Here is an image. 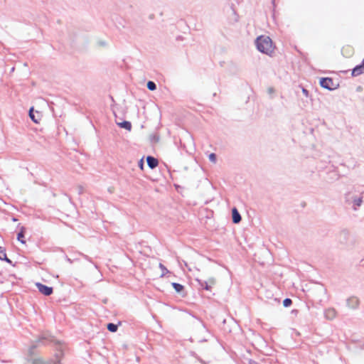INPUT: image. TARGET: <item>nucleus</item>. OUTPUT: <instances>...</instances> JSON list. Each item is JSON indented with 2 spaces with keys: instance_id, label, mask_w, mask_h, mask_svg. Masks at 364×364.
Here are the masks:
<instances>
[{
  "instance_id": "nucleus-1",
  "label": "nucleus",
  "mask_w": 364,
  "mask_h": 364,
  "mask_svg": "<svg viewBox=\"0 0 364 364\" xmlns=\"http://www.w3.org/2000/svg\"><path fill=\"white\" fill-rule=\"evenodd\" d=\"M63 355L62 351H60L55 360L44 359L43 358H37L33 359V364H57L60 362V358Z\"/></svg>"
},
{
  "instance_id": "nucleus-2",
  "label": "nucleus",
  "mask_w": 364,
  "mask_h": 364,
  "mask_svg": "<svg viewBox=\"0 0 364 364\" xmlns=\"http://www.w3.org/2000/svg\"><path fill=\"white\" fill-rule=\"evenodd\" d=\"M272 44V39L268 36L262 35L255 40V46H271Z\"/></svg>"
},
{
  "instance_id": "nucleus-3",
  "label": "nucleus",
  "mask_w": 364,
  "mask_h": 364,
  "mask_svg": "<svg viewBox=\"0 0 364 364\" xmlns=\"http://www.w3.org/2000/svg\"><path fill=\"white\" fill-rule=\"evenodd\" d=\"M320 85L323 88L328 90H332L334 87L333 81L331 78L329 77L321 78L320 80Z\"/></svg>"
},
{
  "instance_id": "nucleus-4",
  "label": "nucleus",
  "mask_w": 364,
  "mask_h": 364,
  "mask_svg": "<svg viewBox=\"0 0 364 364\" xmlns=\"http://www.w3.org/2000/svg\"><path fill=\"white\" fill-rule=\"evenodd\" d=\"M36 287H38V291L46 295L49 296L53 293V288L50 287H47L44 284H42L41 283H37Z\"/></svg>"
},
{
  "instance_id": "nucleus-5",
  "label": "nucleus",
  "mask_w": 364,
  "mask_h": 364,
  "mask_svg": "<svg viewBox=\"0 0 364 364\" xmlns=\"http://www.w3.org/2000/svg\"><path fill=\"white\" fill-rule=\"evenodd\" d=\"M201 287L207 291L211 290L213 286L215 284V280L213 278L209 279L208 281H199Z\"/></svg>"
},
{
  "instance_id": "nucleus-6",
  "label": "nucleus",
  "mask_w": 364,
  "mask_h": 364,
  "mask_svg": "<svg viewBox=\"0 0 364 364\" xmlns=\"http://www.w3.org/2000/svg\"><path fill=\"white\" fill-rule=\"evenodd\" d=\"M364 71V58L362 63L359 65H357L352 71L353 76H358L362 74Z\"/></svg>"
},
{
  "instance_id": "nucleus-7",
  "label": "nucleus",
  "mask_w": 364,
  "mask_h": 364,
  "mask_svg": "<svg viewBox=\"0 0 364 364\" xmlns=\"http://www.w3.org/2000/svg\"><path fill=\"white\" fill-rule=\"evenodd\" d=\"M336 316V311L333 309H326L325 311V317L327 319L332 320Z\"/></svg>"
},
{
  "instance_id": "nucleus-8",
  "label": "nucleus",
  "mask_w": 364,
  "mask_h": 364,
  "mask_svg": "<svg viewBox=\"0 0 364 364\" xmlns=\"http://www.w3.org/2000/svg\"><path fill=\"white\" fill-rule=\"evenodd\" d=\"M146 161H147L148 166L151 168H154L159 164L158 160L152 156H148L146 159Z\"/></svg>"
},
{
  "instance_id": "nucleus-9",
  "label": "nucleus",
  "mask_w": 364,
  "mask_h": 364,
  "mask_svg": "<svg viewBox=\"0 0 364 364\" xmlns=\"http://www.w3.org/2000/svg\"><path fill=\"white\" fill-rule=\"evenodd\" d=\"M257 48L260 52L272 55L274 53L275 47H257Z\"/></svg>"
},
{
  "instance_id": "nucleus-10",
  "label": "nucleus",
  "mask_w": 364,
  "mask_h": 364,
  "mask_svg": "<svg viewBox=\"0 0 364 364\" xmlns=\"http://www.w3.org/2000/svg\"><path fill=\"white\" fill-rule=\"evenodd\" d=\"M232 221L234 223H238L241 220V216L238 213L237 210L234 208L232 210Z\"/></svg>"
},
{
  "instance_id": "nucleus-11",
  "label": "nucleus",
  "mask_w": 364,
  "mask_h": 364,
  "mask_svg": "<svg viewBox=\"0 0 364 364\" xmlns=\"http://www.w3.org/2000/svg\"><path fill=\"white\" fill-rule=\"evenodd\" d=\"M358 299L356 297H352L348 300V304L351 308L358 306Z\"/></svg>"
},
{
  "instance_id": "nucleus-12",
  "label": "nucleus",
  "mask_w": 364,
  "mask_h": 364,
  "mask_svg": "<svg viewBox=\"0 0 364 364\" xmlns=\"http://www.w3.org/2000/svg\"><path fill=\"white\" fill-rule=\"evenodd\" d=\"M24 232H25V228L21 227V231L18 233L17 239L22 244H25L26 243V241L23 240V238H24Z\"/></svg>"
},
{
  "instance_id": "nucleus-13",
  "label": "nucleus",
  "mask_w": 364,
  "mask_h": 364,
  "mask_svg": "<svg viewBox=\"0 0 364 364\" xmlns=\"http://www.w3.org/2000/svg\"><path fill=\"white\" fill-rule=\"evenodd\" d=\"M172 287L174 288L175 291L178 293H181L183 291L184 287L178 283L173 282L172 283Z\"/></svg>"
},
{
  "instance_id": "nucleus-14",
  "label": "nucleus",
  "mask_w": 364,
  "mask_h": 364,
  "mask_svg": "<svg viewBox=\"0 0 364 364\" xmlns=\"http://www.w3.org/2000/svg\"><path fill=\"white\" fill-rule=\"evenodd\" d=\"M118 124L120 127L126 129L127 130H129V131L131 130V129H132V124L129 122L125 121V122L119 123Z\"/></svg>"
},
{
  "instance_id": "nucleus-15",
  "label": "nucleus",
  "mask_w": 364,
  "mask_h": 364,
  "mask_svg": "<svg viewBox=\"0 0 364 364\" xmlns=\"http://www.w3.org/2000/svg\"><path fill=\"white\" fill-rule=\"evenodd\" d=\"M0 259L6 260L8 262H10V260L6 257V253L5 249L0 247Z\"/></svg>"
},
{
  "instance_id": "nucleus-16",
  "label": "nucleus",
  "mask_w": 364,
  "mask_h": 364,
  "mask_svg": "<svg viewBox=\"0 0 364 364\" xmlns=\"http://www.w3.org/2000/svg\"><path fill=\"white\" fill-rule=\"evenodd\" d=\"M107 329L111 332H116L117 331V326L114 323H108Z\"/></svg>"
},
{
  "instance_id": "nucleus-17",
  "label": "nucleus",
  "mask_w": 364,
  "mask_h": 364,
  "mask_svg": "<svg viewBox=\"0 0 364 364\" xmlns=\"http://www.w3.org/2000/svg\"><path fill=\"white\" fill-rule=\"evenodd\" d=\"M147 88L149 90H155L156 88V84L152 82V81H149L147 82Z\"/></svg>"
},
{
  "instance_id": "nucleus-18",
  "label": "nucleus",
  "mask_w": 364,
  "mask_h": 364,
  "mask_svg": "<svg viewBox=\"0 0 364 364\" xmlns=\"http://www.w3.org/2000/svg\"><path fill=\"white\" fill-rule=\"evenodd\" d=\"M33 108H31L30 110H29V116L31 118V119L36 122V123H38V121L37 119H35V116L34 114H33Z\"/></svg>"
},
{
  "instance_id": "nucleus-19",
  "label": "nucleus",
  "mask_w": 364,
  "mask_h": 364,
  "mask_svg": "<svg viewBox=\"0 0 364 364\" xmlns=\"http://www.w3.org/2000/svg\"><path fill=\"white\" fill-rule=\"evenodd\" d=\"M292 304V301L290 299H285L284 301H283V305L285 306V307H288L291 304Z\"/></svg>"
},
{
  "instance_id": "nucleus-20",
  "label": "nucleus",
  "mask_w": 364,
  "mask_h": 364,
  "mask_svg": "<svg viewBox=\"0 0 364 364\" xmlns=\"http://www.w3.org/2000/svg\"><path fill=\"white\" fill-rule=\"evenodd\" d=\"M209 159L213 162H216V155L214 153H212L209 155Z\"/></svg>"
},
{
  "instance_id": "nucleus-21",
  "label": "nucleus",
  "mask_w": 364,
  "mask_h": 364,
  "mask_svg": "<svg viewBox=\"0 0 364 364\" xmlns=\"http://www.w3.org/2000/svg\"><path fill=\"white\" fill-rule=\"evenodd\" d=\"M159 267L162 269V275L168 272L167 269L162 264H159Z\"/></svg>"
},
{
  "instance_id": "nucleus-22",
  "label": "nucleus",
  "mask_w": 364,
  "mask_h": 364,
  "mask_svg": "<svg viewBox=\"0 0 364 364\" xmlns=\"http://www.w3.org/2000/svg\"><path fill=\"white\" fill-rule=\"evenodd\" d=\"M302 92L306 96H308L309 92L306 89L304 88Z\"/></svg>"
},
{
  "instance_id": "nucleus-23",
  "label": "nucleus",
  "mask_w": 364,
  "mask_h": 364,
  "mask_svg": "<svg viewBox=\"0 0 364 364\" xmlns=\"http://www.w3.org/2000/svg\"><path fill=\"white\" fill-rule=\"evenodd\" d=\"M140 167H141V169H143V162H142V160L141 161Z\"/></svg>"
},
{
  "instance_id": "nucleus-24",
  "label": "nucleus",
  "mask_w": 364,
  "mask_h": 364,
  "mask_svg": "<svg viewBox=\"0 0 364 364\" xmlns=\"http://www.w3.org/2000/svg\"><path fill=\"white\" fill-rule=\"evenodd\" d=\"M269 92H273L272 88H269Z\"/></svg>"
},
{
  "instance_id": "nucleus-25",
  "label": "nucleus",
  "mask_w": 364,
  "mask_h": 364,
  "mask_svg": "<svg viewBox=\"0 0 364 364\" xmlns=\"http://www.w3.org/2000/svg\"><path fill=\"white\" fill-rule=\"evenodd\" d=\"M1 180H2V178H1V176H0V181H1Z\"/></svg>"
}]
</instances>
